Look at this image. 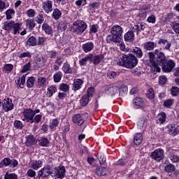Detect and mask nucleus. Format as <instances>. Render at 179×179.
Listing matches in <instances>:
<instances>
[{
  "label": "nucleus",
  "instance_id": "obj_1",
  "mask_svg": "<svg viewBox=\"0 0 179 179\" xmlns=\"http://www.w3.org/2000/svg\"><path fill=\"white\" fill-rule=\"evenodd\" d=\"M116 63L119 66L132 69L138 65V59L132 55H124L122 57L117 58Z\"/></svg>",
  "mask_w": 179,
  "mask_h": 179
},
{
  "label": "nucleus",
  "instance_id": "obj_2",
  "mask_svg": "<svg viewBox=\"0 0 179 179\" xmlns=\"http://www.w3.org/2000/svg\"><path fill=\"white\" fill-rule=\"evenodd\" d=\"M20 27H22V24L19 22L16 23L13 20L6 21L3 26V30H6L8 33L13 31V34H15V36L20 33Z\"/></svg>",
  "mask_w": 179,
  "mask_h": 179
},
{
  "label": "nucleus",
  "instance_id": "obj_3",
  "mask_svg": "<svg viewBox=\"0 0 179 179\" xmlns=\"http://www.w3.org/2000/svg\"><path fill=\"white\" fill-rule=\"evenodd\" d=\"M73 29L78 34H82L87 29V24L82 20H77L73 22Z\"/></svg>",
  "mask_w": 179,
  "mask_h": 179
},
{
  "label": "nucleus",
  "instance_id": "obj_4",
  "mask_svg": "<svg viewBox=\"0 0 179 179\" xmlns=\"http://www.w3.org/2000/svg\"><path fill=\"white\" fill-rule=\"evenodd\" d=\"M150 157L155 162L160 163L164 159V150L162 148H157L151 152Z\"/></svg>",
  "mask_w": 179,
  "mask_h": 179
},
{
  "label": "nucleus",
  "instance_id": "obj_5",
  "mask_svg": "<svg viewBox=\"0 0 179 179\" xmlns=\"http://www.w3.org/2000/svg\"><path fill=\"white\" fill-rule=\"evenodd\" d=\"M160 66L162 68L163 72L165 73H169L174 69L176 66V62L173 60H166Z\"/></svg>",
  "mask_w": 179,
  "mask_h": 179
},
{
  "label": "nucleus",
  "instance_id": "obj_6",
  "mask_svg": "<svg viewBox=\"0 0 179 179\" xmlns=\"http://www.w3.org/2000/svg\"><path fill=\"white\" fill-rule=\"evenodd\" d=\"M23 115L24 117L23 121H27V122H30V124L34 122V110L33 109H26L23 112Z\"/></svg>",
  "mask_w": 179,
  "mask_h": 179
},
{
  "label": "nucleus",
  "instance_id": "obj_7",
  "mask_svg": "<svg viewBox=\"0 0 179 179\" xmlns=\"http://www.w3.org/2000/svg\"><path fill=\"white\" fill-rule=\"evenodd\" d=\"M2 107L6 113L12 111L13 110V102H12V99L9 98L4 99L2 101Z\"/></svg>",
  "mask_w": 179,
  "mask_h": 179
},
{
  "label": "nucleus",
  "instance_id": "obj_8",
  "mask_svg": "<svg viewBox=\"0 0 179 179\" xmlns=\"http://www.w3.org/2000/svg\"><path fill=\"white\" fill-rule=\"evenodd\" d=\"M155 55L157 56V66H160L162 64H164L167 61V59H166V55L164 53L160 52L159 50H155Z\"/></svg>",
  "mask_w": 179,
  "mask_h": 179
},
{
  "label": "nucleus",
  "instance_id": "obj_9",
  "mask_svg": "<svg viewBox=\"0 0 179 179\" xmlns=\"http://www.w3.org/2000/svg\"><path fill=\"white\" fill-rule=\"evenodd\" d=\"M155 55H156L155 52L154 53L152 52H148L149 60L152 67L154 68V71H156V72H160L161 69L160 67L157 66V62Z\"/></svg>",
  "mask_w": 179,
  "mask_h": 179
},
{
  "label": "nucleus",
  "instance_id": "obj_10",
  "mask_svg": "<svg viewBox=\"0 0 179 179\" xmlns=\"http://www.w3.org/2000/svg\"><path fill=\"white\" fill-rule=\"evenodd\" d=\"M52 171V170L51 169V166L50 165H47L38 171V176L44 178L50 176Z\"/></svg>",
  "mask_w": 179,
  "mask_h": 179
},
{
  "label": "nucleus",
  "instance_id": "obj_11",
  "mask_svg": "<svg viewBox=\"0 0 179 179\" xmlns=\"http://www.w3.org/2000/svg\"><path fill=\"white\" fill-rule=\"evenodd\" d=\"M110 33L113 34V36L119 37V38H122V33H124V31H122V27L120 26L114 25L110 29Z\"/></svg>",
  "mask_w": 179,
  "mask_h": 179
},
{
  "label": "nucleus",
  "instance_id": "obj_12",
  "mask_svg": "<svg viewBox=\"0 0 179 179\" xmlns=\"http://www.w3.org/2000/svg\"><path fill=\"white\" fill-rule=\"evenodd\" d=\"M52 1L48 0L42 3V8L45 13H50L52 10Z\"/></svg>",
  "mask_w": 179,
  "mask_h": 179
},
{
  "label": "nucleus",
  "instance_id": "obj_13",
  "mask_svg": "<svg viewBox=\"0 0 179 179\" xmlns=\"http://www.w3.org/2000/svg\"><path fill=\"white\" fill-rule=\"evenodd\" d=\"M26 146H33V145H36L37 143V139L34 135H28L25 137Z\"/></svg>",
  "mask_w": 179,
  "mask_h": 179
},
{
  "label": "nucleus",
  "instance_id": "obj_14",
  "mask_svg": "<svg viewBox=\"0 0 179 179\" xmlns=\"http://www.w3.org/2000/svg\"><path fill=\"white\" fill-rule=\"evenodd\" d=\"M71 120L73 124H76V125L79 126L82 125L83 122H85V119H83V117H82L80 114H76L73 115Z\"/></svg>",
  "mask_w": 179,
  "mask_h": 179
},
{
  "label": "nucleus",
  "instance_id": "obj_15",
  "mask_svg": "<svg viewBox=\"0 0 179 179\" xmlns=\"http://www.w3.org/2000/svg\"><path fill=\"white\" fill-rule=\"evenodd\" d=\"M92 59H93V55L88 54L85 55V57L79 60V64L80 66H86V65H87V62H92Z\"/></svg>",
  "mask_w": 179,
  "mask_h": 179
},
{
  "label": "nucleus",
  "instance_id": "obj_16",
  "mask_svg": "<svg viewBox=\"0 0 179 179\" xmlns=\"http://www.w3.org/2000/svg\"><path fill=\"white\" fill-rule=\"evenodd\" d=\"M55 174L57 178H64L65 177V166H59L55 169Z\"/></svg>",
  "mask_w": 179,
  "mask_h": 179
},
{
  "label": "nucleus",
  "instance_id": "obj_17",
  "mask_svg": "<svg viewBox=\"0 0 179 179\" xmlns=\"http://www.w3.org/2000/svg\"><path fill=\"white\" fill-rule=\"evenodd\" d=\"M82 86H83V80L79 78L76 79L73 83L72 90L76 92L81 89Z\"/></svg>",
  "mask_w": 179,
  "mask_h": 179
},
{
  "label": "nucleus",
  "instance_id": "obj_18",
  "mask_svg": "<svg viewBox=\"0 0 179 179\" xmlns=\"http://www.w3.org/2000/svg\"><path fill=\"white\" fill-rule=\"evenodd\" d=\"M94 49V43H93V42H87L83 45V50L86 54H87V52H90L91 51H93Z\"/></svg>",
  "mask_w": 179,
  "mask_h": 179
},
{
  "label": "nucleus",
  "instance_id": "obj_19",
  "mask_svg": "<svg viewBox=\"0 0 179 179\" xmlns=\"http://www.w3.org/2000/svg\"><path fill=\"white\" fill-rule=\"evenodd\" d=\"M26 76H27V74L23 75L21 78H18L17 80H15L17 87H20V89L24 87V85H26Z\"/></svg>",
  "mask_w": 179,
  "mask_h": 179
},
{
  "label": "nucleus",
  "instance_id": "obj_20",
  "mask_svg": "<svg viewBox=\"0 0 179 179\" xmlns=\"http://www.w3.org/2000/svg\"><path fill=\"white\" fill-rule=\"evenodd\" d=\"M59 125V118H55L50 120L49 122V128L52 131H55L57 129V127Z\"/></svg>",
  "mask_w": 179,
  "mask_h": 179
},
{
  "label": "nucleus",
  "instance_id": "obj_21",
  "mask_svg": "<svg viewBox=\"0 0 179 179\" xmlns=\"http://www.w3.org/2000/svg\"><path fill=\"white\" fill-rule=\"evenodd\" d=\"M146 29V25L143 23H138V24L134 25L132 27L133 31H136L137 34L141 33V31H143V30Z\"/></svg>",
  "mask_w": 179,
  "mask_h": 179
},
{
  "label": "nucleus",
  "instance_id": "obj_22",
  "mask_svg": "<svg viewBox=\"0 0 179 179\" xmlns=\"http://www.w3.org/2000/svg\"><path fill=\"white\" fill-rule=\"evenodd\" d=\"M158 44H162L164 47V50H167V51H170V48H171V43L166 39H159Z\"/></svg>",
  "mask_w": 179,
  "mask_h": 179
},
{
  "label": "nucleus",
  "instance_id": "obj_23",
  "mask_svg": "<svg viewBox=\"0 0 179 179\" xmlns=\"http://www.w3.org/2000/svg\"><path fill=\"white\" fill-rule=\"evenodd\" d=\"M118 93V87L117 86H113V87H108L106 90V94L108 96H115Z\"/></svg>",
  "mask_w": 179,
  "mask_h": 179
},
{
  "label": "nucleus",
  "instance_id": "obj_24",
  "mask_svg": "<svg viewBox=\"0 0 179 179\" xmlns=\"http://www.w3.org/2000/svg\"><path fill=\"white\" fill-rule=\"evenodd\" d=\"M42 30L45 31V34H52V27L45 22L42 24Z\"/></svg>",
  "mask_w": 179,
  "mask_h": 179
},
{
  "label": "nucleus",
  "instance_id": "obj_25",
  "mask_svg": "<svg viewBox=\"0 0 179 179\" xmlns=\"http://www.w3.org/2000/svg\"><path fill=\"white\" fill-rule=\"evenodd\" d=\"M43 166V161L38 160V161H32L30 163V166L33 170H38L40 167Z\"/></svg>",
  "mask_w": 179,
  "mask_h": 179
},
{
  "label": "nucleus",
  "instance_id": "obj_26",
  "mask_svg": "<svg viewBox=\"0 0 179 179\" xmlns=\"http://www.w3.org/2000/svg\"><path fill=\"white\" fill-rule=\"evenodd\" d=\"M120 40H121V38H120L113 34L111 35H108L106 36V41L108 43H118V41H120Z\"/></svg>",
  "mask_w": 179,
  "mask_h": 179
},
{
  "label": "nucleus",
  "instance_id": "obj_27",
  "mask_svg": "<svg viewBox=\"0 0 179 179\" xmlns=\"http://www.w3.org/2000/svg\"><path fill=\"white\" fill-rule=\"evenodd\" d=\"M134 31H129L124 34V37L125 41H134L135 38V34H134Z\"/></svg>",
  "mask_w": 179,
  "mask_h": 179
},
{
  "label": "nucleus",
  "instance_id": "obj_28",
  "mask_svg": "<svg viewBox=\"0 0 179 179\" xmlns=\"http://www.w3.org/2000/svg\"><path fill=\"white\" fill-rule=\"evenodd\" d=\"M27 45L28 47H34L37 45V38L34 36H31L27 41Z\"/></svg>",
  "mask_w": 179,
  "mask_h": 179
},
{
  "label": "nucleus",
  "instance_id": "obj_29",
  "mask_svg": "<svg viewBox=\"0 0 179 179\" xmlns=\"http://www.w3.org/2000/svg\"><path fill=\"white\" fill-rule=\"evenodd\" d=\"M143 140V137H142V134L137 133L134 136V145H141L142 143Z\"/></svg>",
  "mask_w": 179,
  "mask_h": 179
},
{
  "label": "nucleus",
  "instance_id": "obj_30",
  "mask_svg": "<svg viewBox=\"0 0 179 179\" xmlns=\"http://www.w3.org/2000/svg\"><path fill=\"white\" fill-rule=\"evenodd\" d=\"M117 46L120 47V50L123 51L124 52H129V49L127 48L125 46V43H124V41H122V38L117 41Z\"/></svg>",
  "mask_w": 179,
  "mask_h": 179
},
{
  "label": "nucleus",
  "instance_id": "obj_31",
  "mask_svg": "<svg viewBox=\"0 0 179 179\" xmlns=\"http://www.w3.org/2000/svg\"><path fill=\"white\" fill-rule=\"evenodd\" d=\"M26 26L29 30H34V27H36V21L33 19H27L26 20Z\"/></svg>",
  "mask_w": 179,
  "mask_h": 179
},
{
  "label": "nucleus",
  "instance_id": "obj_32",
  "mask_svg": "<svg viewBox=\"0 0 179 179\" xmlns=\"http://www.w3.org/2000/svg\"><path fill=\"white\" fill-rule=\"evenodd\" d=\"M96 174L99 176H106L107 174V169L103 166H99L96 169Z\"/></svg>",
  "mask_w": 179,
  "mask_h": 179
},
{
  "label": "nucleus",
  "instance_id": "obj_33",
  "mask_svg": "<svg viewBox=\"0 0 179 179\" xmlns=\"http://www.w3.org/2000/svg\"><path fill=\"white\" fill-rule=\"evenodd\" d=\"M10 164H12V160L9 158H4L0 162V169H2L3 167H8V166H10Z\"/></svg>",
  "mask_w": 179,
  "mask_h": 179
},
{
  "label": "nucleus",
  "instance_id": "obj_34",
  "mask_svg": "<svg viewBox=\"0 0 179 179\" xmlns=\"http://www.w3.org/2000/svg\"><path fill=\"white\" fill-rule=\"evenodd\" d=\"M133 104L136 106V107H143L145 103L143 102V99L139 97H136L133 100Z\"/></svg>",
  "mask_w": 179,
  "mask_h": 179
},
{
  "label": "nucleus",
  "instance_id": "obj_35",
  "mask_svg": "<svg viewBox=\"0 0 179 179\" xmlns=\"http://www.w3.org/2000/svg\"><path fill=\"white\" fill-rule=\"evenodd\" d=\"M167 118V115L164 112H162L161 113L158 114V122L159 124H164L166 122V119Z\"/></svg>",
  "mask_w": 179,
  "mask_h": 179
},
{
  "label": "nucleus",
  "instance_id": "obj_36",
  "mask_svg": "<svg viewBox=\"0 0 179 179\" xmlns=\"http://www.w3.org/2000/svg\"><path fill=\"white\" fill-rule=\"evenodd\" d=\"M54 93H57V87L50 85L48 87V96L52 97Z\"/></svg>",
  "mask_w": 179,
  "mask_h": 179
},
{
  "label": "nucleus",
  "instance_id": "obj_37",
  "mask_svg": "<svg viewBox=\"0 0 179 179\" xmlns=\"http://www.w3.org/2000/svg\"><path fill=\"white\" fill-rule=\"evenodd\" d=\"M53 79L55 83H59V82H61V79H62V72L57 71V73H55L53 75Z\"/></svg>",
  "mask_w": 179,
  "mask_h": 179
},
{
  "label": "nucleus",
  "instance_id": "obj_38",
  "mask_svg": "<svg viewBox=\"0 0 179 179\" xmlns=\"http://www.w3.org/2000/svg\"><path fill=\"white\" fill-rule=\"evenodd\" d=\"M89 99H90L89 96L87 95L83 96L80 100V103L81 106H83V107H85V106H87V104H89Z\"/></svg>",
  "mask_w": 179,
  "mask_h": 179
},
{
  "label": "nucleus",
  "instance_id": "obj_39",
  "mask_svg": "<svg viewBox=\"0 0 179 179\" xmlns=\"http://www.w3.org/2000/svg\"><path fill=\"white\" fill-rule=\"evenodd\" d=\"M132 52L134 53L137 58H141V57H143V52H142V49H141V48H135L134 49H133Z\"/></svg>",
  "mask_w": 179,
  "mask_h": 179
},
{
  "label": "nucleus",
  "instance_id": "obj_40",
  "mask_svg": "<svg viewBox=\"0 0 179 179\" xmlns=\"http://www.w3.org/2000/svg\"><path fill=\"white\" fill-rule=\"evenodd\" d=\"M6 16L7 20H10L15 16V10L8 9L6 11Z\"/></svg>",
  "mask_w": 179,
  "mask_h": 179
},
{
  "label": "nucleus",
  "instance_id": "obj_41",
  "mask_svg": "<svg viewBox=\"0 0 179 179\" xmlns=\"http://www.w3.org/2000/svg\"><path fill=\"white\" fill-rule=\"evenodd\" d=\"M173 104H174V99H169L164 101L163 106L164 107H166V108H170Z\"/></svg>",
  "mask_w": 179,
  "mask_h": 179
},
{
  "label": "nucleus",
  "instance_id": "obj_42",
  "mask_svg": "<svg viewBox=\"0 0 179 179\" xmlns=\"http://www.w3.org/2000/svg\"><path fill=\"white\" fill-rule=\"evenodd\" d=\"M145 50L147 51H152V50L155 49V43L153 42H147L144 44Z\"/></svg>",
  "mask_w": 179,
  "mask_h": 179
},
{
  "label": "nucleus",
  "instance_id": "obj_43",
  "mask_svg": "<svg viewBox=\"0 0 179 179\" xmlns=\"http://www.w3.org/2000/svg\"><path fill=\"white\" fill-rule=\"evenodd\" d=\"M118 92L120 96H124V94L128 93V87L123 85L120 88H118Z\"/></svg>",
  "mask_w": 179,
  "mask_h": 179
},
{
  "label": "nucleus",
  "instance_id": "obj_44",
  "mask_svg": "<svg viewBox=\"0 0 179 179\" xmlns=\"http://www.w3.org/2000/svg\"><path fill=\"white\" fill-rule=\"evenodd\" d=\"M61 15H62V13L58 8L54 9L52 13V17L55 19V20H58V19L61 17Z\"/></svg>",
  "mask_w": 179,
  "mask_h": 179
},
{
  "label": "nucleus",
  "instance_id": "obj_45",
  "mask_svg": "<svg viewBox=\"0 0 179 179\" xmlns=\"http://www.w3.org/2000/svg\"><path fill=\"white\" fill-rule=\"evenodd\" d=\"M34 82H36V78L29 77L27 80V87L31 88L34 86Z\"/></svg>",
  "mask_w": 179,
  "mask_h": 179
},
{
  "label": "nucleus",
  "instance_id": "obj_46",
  "mask_svg": "<svg viewBox=\"0 0 179 179\" xmlns=\"http://www.w3.org/2000/svg\"><path fill=\"white\" fill-rule=\"evenodd\" d=\"M62 71L64 72V73H72V69L71 68V66L68 63H65L63 65Z\"/></svg>",
  "mask_w": 179,
  "mask_h": 179
},
{
  "label": "nucleus",
  "instance_id": "obj_47",
  "mask_svg": "<svg viewBox=\"0 0 179 179\" xmlns=\"http://www.w3.org/2000/svg\"><path fill=\"white\" fill-rule=\"evenodd\" d=\"M146 97L150 100H153L155 99V90L152 88L148 89L146 93Z\"/></svg>",
  "mask_w": 179,
  "mask_h": 179
},
{
  "label": "nucleus",
  "instance_id": "obj_48",
  "mask_svg": "<svg viewBox=\"0 0 179 179\" xmlns=\"http://www.w3.org/2000/svg\"><path fill=\"white\" fill-rule=\"evenodd\" d=\"M9 6V3L6 1L0 0V12H2Z\"/></svg>",
  "mask_w": 179,
  "mask_h": 179
},
{
  "label": "nucleus",
  "instance_id": "obj_49",
  "mask_svg": "<svg viewBox=\"0 0 179 179\" xmlns=\"http://www.w3.org/2000/svg\"><path fill=\"white\" fill-rule=\"evenodd\" d=\"M14 127H15L16 129H23V127L24 125H23V123L20 120H15L13 123Z\"/></svg>",
  "mask_w": 179,
  "mask_h": 179
},
{
  "label": "nucleus",
  "instance_id": "obj_50",
  "mask_svg": "<svg viewBox=\"0 0 179 179\" xmlns=\"http://www.w3.org/2000/svg\"><path fill=\"white\" fill-rule=\"evenodd\" d=\"M45 83H47V79L44 77H39L38 78V85L41 87H43V86H45Z\"/></svg>",
  "mask_w": 179,
  "mask_h": 179
},
{
  "label": "nucleus",
  "instance_id": "obj_51",
  "mask_svg": "<svg viewBox=\"0 0 179 179\" xmlns=\"http://www.w3.org/2000/svg\"><path fill=\"white\" fill-rule=\"evenodd\" d=\"M164 170L166 173H173L176 170V167L174 165L169 164L165 166Z\"/></svg>",
  "mask_w": 179,
  "mask_h": 179
},
{
  "label": "nucleus",
  "instance_id": "obj_52",
  "mask_svg": "<svg viewBox=\"0 0 179 179\" xmlns=\"http://www.w3.org/2000/svg\"><path fill=\"white\" fill-rule=\"evenodd\" d=\"M48 143H50V142H48V139L45 137H43L39 140V145H41V146L47 147L48 146Z\"/></svg>",
  "mask_w": 179,
  "mask_h": 179
},
{
  "label": "nucleus",
  "instance_id": "obj_53",
  "mask_svg": "<svg viewBox=\"0 0 179 179\" xmlns=\"http://www.w3.org/2000/svg\"><path fill=\"white\" fill-rule=\"evenodd\" d=\"M165 83H167V77L166 76H160L159 77V85L164 86Z\"/></svg>",
  "mask_w": 179,
  "mask_h": 179
},
{
  "label": "nucleus",
  "instance_id": "obj_54",
  "mask_svg": "<svg viewBox=\"0 0 179 179\" xmlns=\"http://www.w3.org/2000/svg\"><path fill=\"white\" fill-rule=\"evenodd\" d=\"M103 55H99L94 57L93 59V64L94 65H99V64L101 62V59H103Z\"/></svg>",
  "mask_w": 179,
  "mask_h": 179
},
{
  "label": "nucleus",
  "instance_id": "obj_55",
  "mask_svg": "<svg viewBox=\"0 0 179 179\" xmlns=\"http://www.w3.org/2000/svg\"><path fill=\"white\" fill-rule=\"evenodd\" d=\"M168 129L169 133H171V135H177V131L176 130V125L175 124H170L168 126Z\"/></svg>",
  "mask_w": 179,
  "mask_h": 179
},
{
  "label": "nucleus",
  "instance_id": "obj_56",
  "mask_svg": "<svg viewBox=\"0 0 179 179\" xmlns=\"http://www.w3.org/2000/svg\"><path fill=\"white\" fill-rule=\"evenodd\" d=\"M26 15L28 17H34L36 16V10L30 8L26 11Z\"/></svg>",
  "mask_w": 179,
  "mask_h": 179
},
{
  "label": "nucleus",
  "instance_id": "obj_57",
  "mask_svg": "<svg viewBox=\"0 0 179 179\" xmlns=\"http://www.w3.org/2000/svg\"><path fill=\"white\" fill-rule=\"evenodd\" d=\"M59 90H61L62 92H68L69 90V85L66 83L60 84Z\"/></svg>",
  "mask_w": 179,
  "mask_h": 179
},
{
  "label": "nucleus",
  "instance_id": "obj_58",
  "mask_svg": "<svg viewBox=\"0 0 179 179\" xmlns=\"http://www.w3.org/2000/svg\"><path fill=\"white\" fill-rule=\"evenodd\" d=\"M5 72H12L13 71V64H7L3 66Z\"/></svg>",
  "mask_w": 179,
  "mask_h": 179
},
{
  "label": "nucleus",
  "instance_id": "obj_59",
  "mask_svg": "<svg viewBox=\"0 0 179 179\" xmlns=\"http://www.w3.org/2000/svg\"><path fill=\"white\" fill-rule=\"evenodd\" d=\"M4 179H17V175L16 173H6Z\"/></svg>",
  "mask_w": 179,
  "mask_h": 179
},
{
  "label": "nucleus",
  "instance_id": "obj_60",
  "mask_svg": "<svg viewBox=\"0 0 179 179\" xmlns=\"http://www.w3.org/2000/svg\"><path fill=\"white\" fill-rule=\"evenodd\" d=\"M170 159L172 163H178L179 162V156L176 154H171L170 156Z\"/></svg>",
  "mask_w": 179,
  "mask_h": 179
},
{
  "label": "nucleus",
  "instance_id": "obj_61",
  "mask_svg": "<svg viewBox=\"0 0 179 179\" xmlns=\"http://www.w3.org/2000/svg\"><path fill=\"white\" fill-rule=\"evenodd\" d=\"M179 88L178 87H173L171 90V94L172 96H178Z\"/></svg>",
  "mask_w": 179,
  "mask_h": 179
},
{
  "label": "nucleus",
  "instance_id": "obj_62",
  "mask_svg": "<svg viewBox=\"0 0 179 179\" xmlns=\"http://www.w3.org/2000/svg\"><path fill=\"white\" fill-rule=\"evenodd\" d=\"M147 22L148 23H152V24H155L156 23V16L155 15H151L147 18Z\"/></svg>",
  "mask_w": 179,
  "mask_h": 179
},
{
  "label": "nucleus",
  "instance_id": "obj_63",
  "mask_svg": "<svg viewBox=\"0 0 179 179\" xmlns=\"http://www.w3.org/2000/svg\"><path fill=\"white\" fill-rule=\"evenodd\" d=\"M44 22V16L41 14H39L36 17V22L38 24H42Z\"/></svg>",
  "mask_w": 179,
  "mask_h": 179
},
{
  "label": "nucleus",
  "instance_id": "obj_64",
  "mask_svg": "<svg viewBox=\"0 0 179 179\" xmlns=\"http://www.w3.org/2000/svg\"><path fill=\"white\" fill-rule=\"evenodd\" d=\"M171 27H172L173 31H175V33H177L178 34H179V24L178 23L172 24Z\"/></svg>",
  "mask_w": 179,
  "mask_h": 179
}]
</instances>
